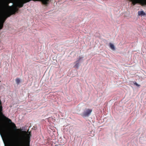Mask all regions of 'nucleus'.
Listing matches in <instances>:
<instances>
[{"mask_svg":"<svg viewBox=\"0 0 146 146\" xmlns=\"http://www.w3.org/2000/svg\"><path fill=\"white\" fill-rule=\"evenodd\" d=\"M10 8L9 11L6 13V17L5 19H2L0 21V30L3 28V23L7 18L10 17L12 15L15 14L18 11V9L16 6L10 7Z\"/></svg>","mask_w":146,"mask_h":146,"instance_id":"nucleus-1","label":"nucleus"},{"mask_svg":"<svg viewBox=\"0 0 146 146\" xmlns=\"http://www.w3.org/2000/svg\"><path fill=\"white\" fill-rule=\"evenodd\" d=\"M30 134H27L21 137V143L24 144L26 146H30Z\"/></svg>","mask_w":146,"mask_h":146,"instance_id":"nucleus-2","label":"nucleus"},{"mask_svg":"<svg viewBox=\"0 0 146 146\" xmlns=\"http://www.w3.org/2000/svg\"><path fill=\"white\" fill-rule=\"evenodd\" d=\"M92 111V110L88 109L84 111V112L81 115L82 117H83L88 116L91 114Z\"/></svg>","mask_w":146,"mask_h":146,"instance_id":"nucleus-3","label":"nucleus"},{"mask_svg":"<svg viewBox=\"0 0 146 146\" xmlns=\"http://www.w3.org/2000/svg\"><path fill=\"white\" fill-rule=\"evenodd\" d=\"M81 59V58H80L78 60L76 61L75 63H76V64L74 66V67H76L77 68L78 67L79 63Z\"/></svg>","mask_w":146,"mask_h":146,"instance_id":"nucleus-4","label":"nucleus"},{"mask_svg":"<svg viewBox=\"0 0 146 146\" xmlns=\"http://www.w3.org/2000/svg\"><path fill=\"white\" fill-rule=\"evenodd\" d=\"M110 47V48L113 50H115V48L114 45L111 43H110L109 44Z\"/></svg>","mask_w":146,"mask_h":146,"instance_id":"nucleus-5","label":"nucleus"},{"mask_svg":"<svg viewBox=\"0 0 146 146\" xmlns=\"http://www.w3.org/2000/svg\"><path fill=\"white\" fill-rule=\"evenodd\" d=\"M138 15H145V13L143 11H139L138 12Z\"/></svg>","mask_w":146,"mask_h":146,"instance_id":"nucleus-6","label":"nucleus"},{"mask_svg":"<svg viewBox=\"0 0 146 146\" xmlns=\"http://www.w3.org/2000/svg\"><path fill=\"white\" fill-rule=\"evenodd\" d=\"M15 81L16 84L17 85L19 84L21 82L20 79L19 78H16L15 79Z\"/></svg>","mask_w":146,"mask_h":146,"instance_id":"nucleus-7","label":"nucleus"},{"mask_svg":"<svg viewBox=\"0 0 146 146\" xmlns=\"http://www.w3.org/2000/svg\"><path fill=\"white\" fill-rule=\"evenodd\" d=\"M133 84L134 85H136V86H140V85L138 84H137V83L136 82H133Z\"/></svg>","mask_w":146,"mask_h":146,"instance_id":"nucleus-8","label":"nucleus"},{"mask_svg":"<svg viewBox=\"0 0 146 146\" xmlns=\"http://www.w3.org/2000/svg\"><path fill=\"white\" fill-rule=\"evenodd\" d=\"M23 132H25V133H26V132L25 131H23Z\"/></svg>","mask_w":146,"mask_h":146,"instance_id":"nucleus-9","label":"nucleus"},{"mask_svg":"<svg viewBox=\"0 0 146 146\" xmlns=\"http://www.w3.org/2000/svg\"><path fill=\"white\" fill-rule=\"evenodd\" d=\"M39 1V0H37V1Z\"/></svg>","mask_w":146,"mask_h":146,"instance_id":"nucleus-10","label":"nucleus"}]
</instances>
